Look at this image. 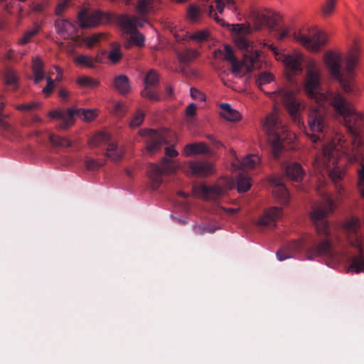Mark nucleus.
<instances>
[{"mask_svg":"<svg viewBox=\"0 0 364 364\" xmlns=\"http://www.w3.org/2000/svg\"><path fill=\"white\" fill-rule=\"evenodd\" d=\"M305 92L316 104L311 106L308 120L310 130L313 133L307 135L314 143L324 137L328 129L325 104H328L333 107L336 117L344 124L352 137L351 145L347 146L343 135L336 134L332 144L323 145L321 154L314 159V166L319 168L333 166L329 171L328 175L338 191L341 193L342 187L340 181L343 177L344 171L337 165L339 156L342 154L348 161L359 163V186L364 197V144L360 135L364 128L363 116L358 113L340 92H325L322 90L318 67L306 68Z\"/></svg>","mask_w":364,"mask_h":364,"instance_id":"nucleus-1","label":"nucleus"},{"mask_svg":"<svg viewBox=\"0 0 364 364\" xmlns=\"http://www.w3.org/2000/svg\"><path fill=\"white\" fill-rule=\"evenodd\" d=\"M336 204L328 196L323 198V201L312 207L310 218L316 231L317 237H310L306 240H294L277 252L279 261L294 257L296 253L306 249L309 259L316 257L331 255V236L327 216L331 213Z\"/></svg>","mask_w":364,"mask_h":364,"instance_id":"nucleus-2","label":"nucleus"},{"mask_svg":"<svg viewBox=\"0 0 364 364\" xmlns=\"http://www.w3.org/2000/svg\"><path fill=\"white\" fill-rule=\"evenodd\" d=\"M359 55L360 51L356 46L350 49L346 58V75L341 71L339 56L333 53H326L325 55L326 64L331 74L339 81L340 85L346 92L353 91V70L358 62Z\"/></svg>","mask_w":364,"mask_h":364,"instance_id":"nucleus-3","label":"nucleus"},{"mask_svg":"<svg viewBox=\"0 0 364 364\" xmlns=\"http://www.w3.org/2000/svg\"><path fill=\"white\" fill-rule=\"evenodd\" d=\"M263 127L267 136L272 155L274 159L277 160L284 149L283 141L289 136L287 128L282 124L278 116L274 113H271L266 117Z\"/></svg>","mask_w":364,"mask_h":364,"instance_id":"nucleus-4","label":"nucleus"},{"mask_svg":"<svg viewBox=\"0 0 364 364\" xmlns=\"http://www.w3.org/2000/svg\"><path fill=\"white\" fill-rule=\"evenodd\" d=\"M344 228L348 234L349 242L359 252V255L352 257L350 268L357 274L364 272L363 244L360 233V221L357 218H351L346 222Z\"/></svg>","mask_w":364,"mask_h":364,"instance_id":"nucleus-5","label":"nucleus"},{"mask_svg":"<svg viewBox=\"0 0 364 364\" xmlns=\"http://www.w3.org/2000/svg\"><path fill=\"white\" fill-rule=\"evenodd\" d=\"M166 156L161 160V166L152 164L149 166L148 175L151 183V188L157 190L163 182V175L174 172L179 168V164L176 161L168 159L178 155V152L173 146L165 149Z\"/></svg>","mask_w":364,"mask_h":364,"instance_id":"nucleus-6","label":"nucleus"},{"mask_svg":"<svg viewBox=\"0 0 364 364\" xmlns=\"http://www.w3.org/2000/svg\"><path fill=\"white\" fill-rule=\"evenodd\" d=\"M294 38L311 51H318L326 42V34L321 30L313 28L308 34L294 33Z\"/></svg>","mask_w":364,"mask_h":364,"instance_id":"nucleus-7","label":"nucleus"},{"mask_svg":"<svg viewBox=\"0 0 364 364\" xmlns=\"http://www.w3.org/2000/svg\"><path fill=\"white\" fill-rule=\"evenodd\" d=\"M220 183H223V186L222 185H215L213 186L200 185L195 186L193 191L196 195L205 200H217L223 196L227 190L232 188L235 184L234 181L230 178H226Z\"/></svg>","mask_w":364,"mask_h":364,"instance_id":"nucleus-8","label":"nucleus"},{"mask_svg":"<svg viewBox=\"0 0 364 364\" xmlns=\"http://www.w3.org/2000/svg\"><path fill=\"white\" fill-rule=\"evenodd\" d=\"M141 135L147 137L146 140V149L149 154H154L159 151L163 144H168V136L171 132L167 129L154 130L144 129L140 131Z\"/></svg>","mask_w":364,"mask_h":364,"instance_id":"nucleus-9","label":"nucleus"},{"mask_svg":"<svg viewBox=\"0 0 364 364\" xmlns=\"http://www.w3.org/2000/svg\"><path fill=\"white\" fill-rule=\"evenodd\" d=\"M219 13H223L225 7V3L222 0H212L210 4L207 9H201L199 6L191 4L188 9V16L189 19L193 22H198L200 20L203 13H206L210 17L213 18L215 21L220 24L223 23V20L220 18L215 12L214 5Z\"/></svg>","mask_w":364,"mask_h":364,"instance_id":"nucleus-10","label":"nucleus"},{"mask_svg":"<svg viewBox=\"0 0 364 364\" xmlns=\"http://www.w3.org/2000/svg\"><path fill=\"white\" fill-rule=\"evenodd\" d=\"M160 75L155 70H149L144 79V89L141 91V96L150 101L158 102L161 97L158 90Z\"/></svg>","mask_w":364,"mask_h":364,"instance_id":"nucleus-11","label":"nucleus"},{"mask_svg":"<svg viewBox=\"0 0 364 364\" xmlns=\"http://www.w3.org/2000/svg\"><path fill=\"white\" fill-rule=\"evenodd\" d=\"M272 98L277 101V103H282L289 113L295 118L300 108V103L296 100L294 92L291 90L286 89H280L271 93Z\"/></svg>","mask_w":364,"mask_h":364,"instance_id":"nucleus-12","label":"nucleus"},{"mask_svg":"<svg viewBox=\"0 0 364 364\" xmlns=\"http://www.w3.org/2000/svg\"><path fill=\"white\" fill-rule=\"evenodd\" d=\"M57 33L64 39H72L75 43H79L80 37L77 35L76 23L65 19H57L55 22Z\"/></svg>","mask_w":364,"mask_h":364,"instance_id":"nucleus-13","label":"nucleus"},{"mask_svg":"<svg viewBox=\"0 0 364 364\" xmlns=\"http://www.w3.org/2000/svg\"><path fill=\"white\" fill-rule=\"evenodd\" d=\"M282 216V209L278 207H271L267 209L260 216L256 225L261 228H272L276 222Z\"/></svg>","mask_w":364,"mask_h":364,"instance_id":"nucleus-14","label":"nucleus"},{"mask_svg":"<svg viewBox=\"0 0 364 364\" xmlns=\"http://www.w3.org/2000/svg\"><path fill=\"white\" fill-rule=\"evenodd\" d=\"M249 18L252 21L256 30H260L264 26L273 29L277 24L276 20L273 17L255 10L250 11Z\"/></svg>","mask_w":364,"mask_h":364,"instance_id":"nucleus-15","label":"nucleus"},{"mask_svg":"<svg viewBox=\"0 0 364 364\" xmlns=\"http://www.w3.org/2000/svg\"><path fill=\"white\" fill-rule=\"evenodd\" d=\"M146 16L138 17L136 16H130L127 14L119 17V23L124 31H135L136 27H142L146 22Z\"/></svg>","mask_w":364,"mask_h":364,"instance_id":"nucleus-16","label":"nucleus"},{"mask_svg":"<svg viewBox=\"0 0 364 364\" xmlns=\"http://www.w3.org/2000/svg\"><path fill=\"white\" fill-rule=\"evenodd\" d=\"M272 184V193L278 201L283 205H287L289 201V193L287 188L284 185L282 179L276 176L270 179Z\"/></svg>","mask_w":364,"mask_h":364,"instance_id":"nucleus-17","label":"nucleus"},{"mask_svg":"<svg viewBox=\"0 0 364 364\" xmlns=\"http://www.w3.org/2000/svg\"><path fill=\"white\" fill-rule=\"evenodd\" d=\"M288 75H297L302 72L303 58L300 55H284L283 60Z\"/></svg>","mask_w":364,"mask_h":364,"instance_id":"nucleus-18","label":"nucleus"},{"mask_svg":"<svg viewBox=\"0 0 364 364\" xmlns=\"http://www.w3.org/2000/svg\"><path fill=\"white\" fill-rule=\"evenodd\" d=\"M48 116L53 119L62 120L59 124L61 129H68L74 122V109H68L66 111L53 110L48 112Z\"/></svg>","mask_w":364,"mask_h":364,"instance_id":"nucleus-19","label":"nucleus"},{"mask_svg":"<svg viewBox=\"0 0 364 364\" xmlns=\"http://www.w3.org/2000/svg\"><path fill=\"white\" fill-rule=\"evenodd\" d=\"M187 171L192 175L205 176L213 173L212 165L206 161H191L188 163Z\"/></svg>","mask_w":364,"mask_h":364,"instance_id":"nucleus-20","label":"nucleus"},{"mask_svg":"<svg viewBox=\"0 0 364 364\" xmlns=\"http://www.w3.org/2000/svg\"><path fill=\"white\" fill-rule=\"evenodd\" d=\"M78 21L82 28L96 26L100 23L101 13L82 11L78 14Z\"/></svg>","mask_w":364,"mask_h":364,"instance_id":"nucleus-21","label":"nucleus"},{"mask_svg":"<svg viewBox=\"0 0 364 364\" xmlns=\"http://www.w3.org/2000/svg\"><path fill=\"white\" fill-rule=\"evenodd\" d=\"M284 168L287 176L291 180L300 182L303 179L304 171L299 163H288L284 166Z\"/></svg>","mask_w":364,"mask_h":364,"instance_id":"nucleus-22","label":"nucleus"},{"mask_svg":"<svg viewBox=\"0 0 364 364\" xmlns=\"http://www.w3.org/2000/svg\"><path fill=\"white\" fill-rule=\"evenodd\" d=\"M113 87L118 92L123 95L129 94L131 90L129 80L127 75L123 74L119 75L114 78Z\"/></svg>","mask_w":364,"mask_h":364,"instance_id":"nucleus-23","label":"nucleus"},{"mask_svg":"<svg viewBox=\"0 0 364 364\" xmlns=\"http://www.w3.org/2000/svg\"><path fill=\"white\" fill-rule=\"evenodd\" d=\"M209 149L204 142L191 143L185 146L183 154L186 156L208 153Z\"/></svg>","mask_w":364,"mask_h":364,"instance_id":"nucleus-24","label":"nucleus"},{"mask_svg":"<svg viewBox=\"0 0 364 364\" xmlns=\"http://www.w3.org/2000/svg\"><path fill=\"white\" fill-rule=\"evenodd\" d=\"M157 0H138L136 11L140 16H147L156 7Z\"/></svg>","mask_w":364,"mask_h":364,"instance_id":"nucleus-25","label":"nucleus"},{"mask_svg":"<svg viewBox=\"0 0 364 364\" xmlns=\"http://www.w3.org/2000/svg\"><path fill=\"white\" fill-rule=\"evenodd\" d=\"M32 71L34 76V82L38 84L45 76L43 63L39 57H36L33 60Z\"/></svg>","mask_w":364,"mask_h":364,"instance_id":"nucleus-26","label":"nucleus"},{"mask_svg":"<svg viewBox=\"0 0 364 364\" xmlns=\"http://www.w3.org/2000/svg\"><path fill=\"white\" fill-rule=\"evenodd\" d=\"M220 108L223 110L222 116L228 121L237 122L242 117L240 113L232 109L230 105L228 103L221 104Z\"/></svg>","mask_w":364,"mask_h":364,"instance_id":"nucleus-27","label":"nucleus"},{"mask_svg":"<svg viewBox=\"0 0 364 364\" xmlns=\"http://www.w3.org/2000/svg\"><path fill=\"white\" fill-rule=\"evenodd\" d=\"M237 187L239 193H245L251 187L250 177L245 172L241 171L237 176Z\"/></svg>","mask_w":364,"mask_h":364,"instance_id":"nucleus-28","label":"nucleus"},{"mask_svg":"<svg viewBox=\"0 0 364 364\" xmlns=\"http://www.w3.org/2000/svg\"><path fill=\"white\" fill-rule=\"evenodd\" d=\"M48 5V0H31L28 4L30 11L36 15L44 14L46 7Z\"/></svg>","mask_w":364,"mask_h":364,"instance_id":"nucleus-29","label":"nucleus"},{"mask_svg":"<svg viewBox=\"0 0 364 364\" xmlns=\"http://www.w3.org/2000/svg\"><path fill=\"white\" fill-rule=\"evenodd\" d=\"M123 155L122 150L118 147L117 144L114 142L108 144L105 156L109 159L117 161H119Z\"/></svg>","mask_w":364,"mask_h":364,"instance_id":"nucleus-30","label":"nucleus"},{"mask_svg":"<svg viewBox=\"0 0 364 364\" xmlns=\"http://www.w3.org/2000/svg\"><path fill=\"white\" fill-rule=\"evenodd\" d=\"M77 116L85 122H89L92 121L97 116L96 109H74V117Z\"/></svg>","mask_w":364,"mask_h":364,"instance_id":"nucleus-31","label":"nucleus"},{"mask_svg":"<svg viewBox=\"0 0 364 364\" xmlns=\"http://www.w3.org/2000/svg\"><path fill=\"white\" fill-rule=\"evenodd\" d=\"M199 55V53L196 50L187 49L183 52L177 53L179 62L183 64H186L192 62Z\"/></svg>","mask_w":364,"mask_h":364,"instance_id":"nucleus-32","label":"nucleus"},{"mask_svg":"<svg viewBox=\"0 0 364 364\" xmlns=\"http://www.w3.org/2000/svg\"><path fill=\"white\" fill-rule=\"evenodd\" d=\"M41 31V26L38 23H34L32 28L25 31L23 36L19 39L21 45H26L31 41L32 38L36 36Z\"/></svg>","mask_w":364,"mask_h":364,"instance_id":"nucleus-33","label":"nucleus"},{"mask_svg":"<svg viewBox=\"0 0 364 364\" xmlns=\"http://www.w3.org/2000/svg\"><path fill=\"white\" fill-rule=\"evenodd\" d=\"M259 159L256 155H249L244 158L240 164V169L245 172V169H250L255 167L259 163Z\"/></svg>","mask_w":364,"mask_h":364,"instance_id":"nucleus-34","label":"nucleus"},{"mask_svg":"<svg viewBox=\"0 0 364 364\" xmlns=\"http://www.w3.org/2000/svg\"><path fill=\"white\" fill-rule=\"evenodd\" d=\"M77 83L82 87L95 88L100 85L99 80L88 76H80L77 80Z\"/></svg>","mask_w":364,"mask_h":364,"instance_id":"nucleus-35","label":"nucleus"},{"mask_svg":"<svg viewBox=\"0 0 364 364\" xmlns=\"http://www.w3.org/2000/svg\"><path fill=\"white\" fill-rule=\"evenodd\" d=\"M127 34H129V42L139 47H142L144 45V36L140 33L137 30L135 31H124Z\"/></svg>","mask_w":364,"mask_h":364,"instance_id":"nucleus-36","label":"nucleus"},{"mask_svg":"<svg viewBox=\"0 0 364 364\" xmlns=\"http://www.w3.org/2000/svg\"><path fill=\"white\" fill-rule=\"evenodd\" d=\"M122 58V53L119 45L112 44L111 50L108 54L109 60L114 64L120 61Z\"/></svg>","mask_w":364,"mask_h":364,"instance_id":"nucleus-37","label":"nucleus"},{"mask_svg":"<svg viewBox=\"0 0 364 364\" xmlns=\"http://www.w3.org/2000/svg\"><path fill=\"white\" fill-rule=\"evenodd\" d=\"M5 80L8 85L13 86L14 90L18 88V76L15 71L13 70L7 69L5 72Z\"/></svg>","mask_w":364,"mask_h":364,"instance_id":"nucleus-38","label":"nucleus"},{"mask_svg":"<svg viewBox=\"0 0 364 364\" xmlns=\"http://www.w3.org/2000/svg\"><path fill=\"white\" fill-rule=\"evenodd\" d=\"M273 75L270 73L262 72L258 76V77L255 80V84L258 88L262 90V85L269 83L273 80Z\"/></svg>","mask_w":364,"mask_h":364,"instance_id":"nucleus-39","label":"nucleus"},{"mask_svg":"<svg viewBox=\"0 0 364 364\" xmlns=\"http://www.w3.org/2000/svg\"><path fill=\"white\" fill-rule=\"evenodd\" d=\"M75 62L77 64L85 66L87 68H93L95 67L94 59L88 55H80L75 58Z\"/></svg>","mask_w":364,"mask_h":364,"instance_id":"nucleus-40","label":"nucleus"},{"mask_svg":"<svg viewBox=\"0 0 364 364\" xmlns=\"http://www.w3.org/2000/svg\"><path fill=\"white\" fill-rule=\"evenodd\" d=\"M50 141L53 145L70 147L72 145L71 141L65 137L51 134L49 137Z\"/></svg>","mask_w":364,"mask_h":364,"instance_id":"nucleus-41","label":"nucleus"},{"mask_svg":"<svg viewBox=\"0 0 364 364\" xmlns=\"http://www.w3.org/2000/svg\"><path fill=\"white\" fill-rule=\"evenodd\" d=\"M235 44L238 48L245 50L247 52L250 51V42L247 40L244 36L239 35L235 38Z\"/></svg>","mask_w":364,"mask_h":364,"instance_id":"nucleus-42","label":"nucleus"},{"mask_svg":"<svg viewBox=\"0 0 364 364\" xmlns=\"http://www.w3.org/2000/svg\"><path fill=\"white\" fill-rule=\"evenodd\" d=\"M336 0H327L322 7V14L324 17H328L333 13L336 7Z\"/></svg>","mask_w":364,"mask_h":364,"instance_id":"nucleus-43","label":"nucleus"},{"mask_svg":"<svg viewBox=\"0 0 364 364\" xmlns=\"http://www.w3.org/2000/svg\"><path fill=\"white\" fill-rule=\"evenodd\" d=\"M144 114L141 110H138L129 122L130 127L134 129L139 127L144 122Z\"/></svg>","mask_w":364,"mask_h":364,"instance_id":"nucleus-44","label":"nucleus"},{"mask_svg":"<svg viewBox=\"0 0 364 364\" xmlns=\"http://www.w3.org/2000/svg\"><path fill=\"white\" fill-rule=\"evenodd\" d=\"M103 36L102 33H95L90 36L85 37L82 41L86 43L88 48H92L97 43H98L100 38Z\"/></svg>","mask_w":364,"mask_h":364,"instance_id":"nucleus-45","label":"nucleus"},{"mask_svg":"<svg viewBox=\"0 0 364 364\" xmlns=\"http://www.w3.org/2000/svg\"><path fill=\"white\" fill-rule=\"evenodd\" d=\"M1 97L2 95H0V127L3 129L7 131L9 129L10 125L3 119V118L6 117V115L4 114L2 112L5 102L1 100Z\"/></svg>","mask_w":364,"mask_h":364,"instance_id":"nucleus-46","label":"nucleus"},{"mask_svg":"<svg viewBox=\"0 0 364 364\" xmlns=\"http://www.w3.org/2000/svg\"><path fill=\"white\" fill-rule=\"evenodd\" d=\"M224 58L227 61L231 63L235 60H237V58L235 57L232 48L229 45H225L224 47Z\"/></svg>","mask_w":364,"mask_h":364,"instance_id":"nucleus-47","label":"nucleus"},{"mask_svg":"<svg viewBox=\"0 0 364 364\" xmlns=\"http://www.w3.org/2000/svg\"><path fill=\"white\" fill-rule=\"evenodd\" d=\"M208 33L206 31H199L193 33L190 38L198 41H204L208 39Z\"/></svg>","mask_w":364,"mask_h":364,"instance_id":"nucleus-48","label":"nucleus"},{"mask_svg":"<svg viewBox=\"0 0 364 364\" xmlns=\"http://www.w3.org/2000/svg\"><path fill=\"white\" fill-rule=\"evenodd\" d=\"M103 165V164L100 163L98 161L92 159H90L85 161V166L89 170H95L99 168Z\"/></svg>","mask_w":364,"mask_h":364,"instance_id":"nucleus-49","label":"nucleus"},{"mask_svg":"<svg viewBox=\"0 0 364 364\" xmlns=\"http://www.w3.org/2000/svg\"><path fill=\"white\" fill-rule=\"evenodd\" d=\"M40 106L38 102H31L27 104H21L17 106V109L21 111H29L33 109H36Z\"/></svg>","mask_w":364,"mask_h":364,"instance_id":"nucleus-50","label":"nucleus"},{"mask_svg":"<svg viewBox=\"0 0 364 364\" xmlns=\"http://www.w3.org/2000/svg\"><path fill=\"white\" fill-rule=\"evenodd\" d=\"M190 92H191V97L193 100H205L204 94H203L200 91H199L198 90H197L194 87L191 88Z\"/></svg>","mask_w":364,"mask_h":364,"instance_id":"nucleus-51","label":"nucleus"},{"mask_svg":"<svg viewBox=\"0 0 364 364\" xmlns=\"http://www.w3.org/2000/svg\"><path fill=\"white\" fill-rule=\"evenodd\" d=\"M54 86H55L54 81L50 77H48L47 78V85L45 87H43V92L46 95H50L53 92Z\"/></svg>","mask_w":364,"mask_h":364,"instance_id":"nucleus-52","label":"nucleus"},{"mask_svg":"<svg viewBox=\"0 0 364 364\" xmlns=\"http://www.w3.org/2000/svg\"><path fill=\"white\" fill-rule=\"evenodd\" d=\"M126 108L124 105L121 103H117L114 106V112L118 117H123L126 112Z\"/></svg>","mask_w":364,"mask_h":364,"instance_id":"nucleus-53","label":"nucleus"},{"mask_svg":"<svg viewBox=\"0 0 364 364\" xmlns=\"http://www.w3.org/2000/svg\"><path fill=\"white\" fill-rule=\"evenodd\" d=\"M232 65V72L235 74H239L242 68V63L237 60L230 63Z\"/></svg>","mask_w":364,"mask_h":364,"instance_id":"nucleus-54","label":"nucleus"},{"mask_svg":"<svg viewBox=\"0 0 364 364\" xmlns=\"http://www.w3.org/2000/svg\"><path fill=\"white\" fill-rule=\"evenodd\" d=\"M69 1L70 0H63L62 2L58 4L55 10V13L57 15L60 16L63 12Z\"/></svg>","mask_w":364,"mask_h":364,"instance_id":"nucleus-55","label":"nucleus"},{"mask_svg":"<svg viewBox=\"0 0 364 364\" xmlns=\"http://www.w3.org/2000/svg\"><path fill=\"white\" fill-rule=\"evenodd\" d=\"M8 0H0L1 4L3 5L4 9L8 11L11 12V9L14 6V4L16 2V0H9V2H7Z\"/></svg>","mask_w":364,"mask_h":364,"instance_id":"nucleus-56","label":"nucleus"},{"mask_svg":"<svg viewBox=\"0 0 364 364\" xmlns=\"http://www.w3.org/2000/svg\"><path fill=\"white\" fill-rule=\"evenodd\" d=\"M207 139L210 141V142L213 144V146L215 148L218 149L223 146V144L220 141H218L213 135H207Z\"/></svg>","mask_w":364,"mask_h":364,"instance_id":"nucleus-57","label":"nucleus"},{"mask_svg":"<svg viewBox=\"0 0 364 364\" xmlns=\"http://www.w3.org/2000/svg\"><path fill=\"white\" fill-rule=\"evenodd\" d=\"M196 106L195 104L191 103L190 104L186 109V113L188 116H194L196 114Z\"/></svg>","mask_w":364,"mask_h":364,"instance_id":"nucleus-58","label":"nucleus"},{"mask_svg":"<svg viewBox=\"0 0 364 364\" xmlns=\"http://www.w3.org/2000/svg\"><path fill=\"white\" fill-rule=\"evenodd\" d=\"M193 231L197 235H203L205 233L206 227L202 225H196L193 227Z\"/></svg>","mask_w":364,"mask_h":364,"instance_id":"nucleus-59","label":"nucleus"},{"mask_svg":"<svg viewBox=\"0 0 364 364\" xmlns=\"http://www.w3.org/2000/svg\"><path fill=\"white\" fill-rule=\"evenodd\" d=\"M289 29L288 28H287L279 32L277 38L279 41H282L284 38H285L286 37H287L289 36Z\"/></svg>","mask_w":364,"mask_h":364,"instance_id":"nucleus-60","label":"nucleus"},{"mask_svg":"<svg viewBox=\"0 0 364 364\" xmlns=\"http://www.w3.org/2000/svg\"><path fill=\"white\" fill-rule=\"evenodd\" d=\"M69 96V92L65 89V88H61L60 90H59V97L63 100H68V97Z\"/></svg>","mask_w":364,"mask_h":364,"instance_id":"nucleus-61","label":"nucleus"},{"mask_svg":"<svg viewBox=\"0 0 364 364\" xmlns=\"http://www.w3.org/2000/svg\"><path fill=\"white\" fill-rule=\"evenodd\" d=\"M109 134L105 132H101L95 136L96 140H109Z\"/></svg>","mask_w":364,"mask_h":364,"instance_id":"nucleus-62","label":"nucleus"},{"mask_svg":"<svg viewBox=\"0 0 364 364\" xmlns=\"http://www.w3.org/2000/svg\"><path fill=\"white\" fill-rule=\"evenodd\" d=\"M165 93L167 97L173 96V88L171 85H168L165 87Z\"/></svg>","mask_w":364,"mask_h":364,"instance_id":"nucleus-63","label":"nucleus"},{"mask_svg":"<svg viewBox=\"0 0 364 364\" xmlns=\"http://www.w3.org/2000/svg\"><path fill=\"white\" fill-rule=\"evenodd\" d=\"M228 215H234L237 212V209L236 208H225L224 209Z\"/></svg>","mask_w":364,"mask_h":364,"instance_id":"nucleus-64","label":"nucleus"}]
</instances>
